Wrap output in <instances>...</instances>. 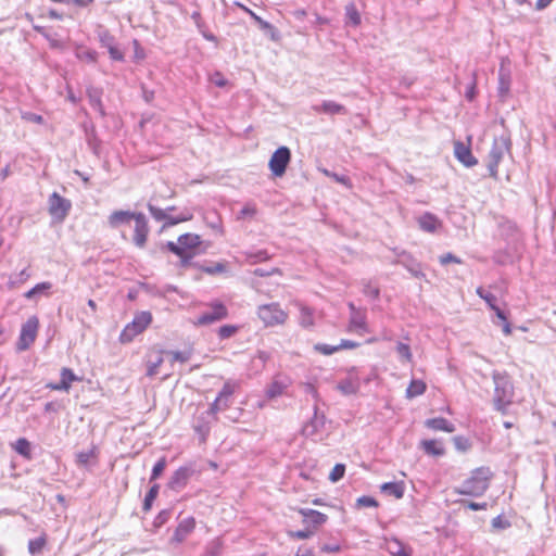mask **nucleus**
<instances>
[{
	"mask_svg": "<svg viewBox=\"0 0 556 556\" xmlns=\"http://www.w3.org/2000/svg\"><path fill=\"white\" fill-rule=\"evenodd\" d=\"M492 476L493 473L489 467L476 468L460 486L454 489V492L473 497L482 496L490 486Z\"/></svg>",
	"mask_w": 556,
	"mask_h": 556,
	"instance_id": "obj_2",
	"label": "nucleus"
},
{
	"mask_svg": "<svg viewBox=\"0 0 556 556\" xmlns=\"http://www.w3.org/2000/svg\"><path fill=\"white\" fill-rule=\"evenodd\" d=\"M379 504L378 502L371 497V496H361L356 500V507L363 508V507H377Z\"/></svg>",
	"mask_w": 556,
	"mask_h": 556,
	"instance_id": "obj_52",
	"label": "nucleus"
},
{
	"mask_svg": "<svg viewBox=\"0 0 556 556\" xmlns=\"http://www.w3.org/2000/svg\"><path fill=\"white\" fill-rule=\"evenodd\" d=\"M162 353H163V351H160L154 359L150 358L148 361V363H147V376L148 377H154L157 374V369L164 361L162 357Z\"/></svg>",
	"mask_w": 556,
	"mask_h": 556,
	"instance_id": "obj_35",
	"label": "nucleus"
},
{
	"mask_svg": "<svg viewBox=\"0 0 556 556\" xmlns=\"http://www.w3.org/2000/svg\"><path fill=\"white\" fill-rule=\"evenodd\" d=\"M345 473V465L337 464L329 473V480L331 482H338L344 477Z\"/></svg>",
	"mask_w": 556,
	"mask_h": 556,
	"instance_id": "obj_44",
	"label": "nucleus"
},
{
	"mask_svg": "<svg viewBox=\"0 0 556 556\" xmlns=\"http://www.w3.org/2000/svg\"><path fill=\"white\" fill-rule=\"evenodd\" d=\"M178 243L182 249V252L195 253L194 250L201 244V238L195 233H184L178 237Z\"/></svg>",
	"mask_w": 556,
	"mask_h": 556,
	"instance_id": "obj_20",
	"label": "nucleus"
},
{
	"mask_svg": "<svg viewBox=\"0 0 556 556\" xmlns=\"http://www.w3.org/2000/svg\"><path fill=\"white\" fill-rule=\"evenodd\" d=\"M257 315L266 327L282 325L288 318V314L278 303H269L258 306Z\"/></svg>",
	"mask_w": 556,
	"mask_h": 556,
	"instance_id": "obj_5",
	"label": "nucleus"
},
{
	"mask_svg": "<svg viewBox=\"0 0 556 556\" xmlns=\"http://www.w3.org/2000/svg\"><path fill=\"white\" fill-rule=\"evenodd\" d=\"M313 110L316 113H324V114H328V115H337V114L344 115L348 113V110L345 109L344 105L337 103L334 101H331V100H324L320 104L314 105Z\"/></svg>",
	"mask_w": 556,
	"mask_h": 556,
	"instance_id": "obj_17",
	"label": "nucleus"
},
{
	"mask_svg": "<svg viewBox=\"0 0 556 556\" xmlns=\"http://www.w3.org/2000/svg\"><path fill=\"white\" fill-rule=\"evenodd\" d=\"M417 222L419 228L429 233H435L442 227L441 220L429 212L418 217Z\"/></svg>",
	"mask_w": 556,
	"mask_h": 556,
	"instance_id": "obj_16",
	"label": "nucleus"
},
{
	"mask_svg": "<svg viewBox=\"0 0 556 556\" xmlns=\"http://www.w3.org/2000/svg\"><path fill=\"white\" fill-rule=\"evenodd\" d=\"M380 491L388 496L399 500L404 496L405 485L403 482H386L381 484Z\"/></svg>",
	"mask_w": 556,
	"mask_h": 556,
	"instance_id": "obj_25",
	"label": "nucleus"
},
{
	"mask_svg": "<svg viewBox=\"0 0 556 556\" xmlns=\"http://www.w3.org/2000/svg\"><path fill=\"white\" fill-rule=\"evenodd\" d=\"M453 443L456 450L460 452H466L470 447V442L468 439L457 435L453 438Z\"/></svg>",
	"mask_w": 556,
	"mask_h": 556,
	"instance_id": "obj_55",
	"label": "nucleus"
},
{
	"mask_svg": "<svg viewBox=\"0 0 556 556\" xmlns=\"http://www.w3.org/2000/svg\"><path fill=\"white\" fill-rule=\"evenodd\" d=\"M300 325L304 328L314 326L313 312L308 307H302L300 313Z\"/></svg>",
	"mask_w": 556,
	"mask_h": 556,
	"instance_id": "obj_39",
	"label": "nucleus"
},
{
	"mask_svg": "<svg viewBox=\"0 0 556 556\" xmlns=\"http://www.w3.org/2000/svg\"><path fill=\"white\" fill-rule=\"evenodd\" d=\"M240 9H242L244 12H247L254 21L255 23L258 25V27L264 31L265 35L269 36V38L273 40V41H277L279 40V33L277 30V28L271 25L270 23L266 22L265 20H263L261 16H258L257 14H255L252 10H250L248 7L241 4V3H236Z\"/></svg>",
	"mask_w": 556,
	"mask_h": 556,
	"instance_id": "obj_12",
	"label": "nucleus"
},
{
	"mask_svg": "<svg viewBox=\"0 0 556 556\" xmlns=\"http://www.w3.org/2000/svg\"><path fill=\"white\" fill-rule=\"evenodd\" d=\"M314 350L323 355H331L339 351L338 345H330L326 343H317L314 345Z\"/></svg>",
	"mask_w": 556,
	"mask_h": 556,
	"instance_id": "obj_48",
	"label": "nucleus"
},
{
	"mask_svg": "<svg viewBox=\"0 0 556 556\" xmlns=\"http://www.w3.org/2000/svg\"><path fill=\"white\" fill-rule=\"evenodd\" d=\"M15 450L21 455H27L29 453V442L22 438L16 441Z\"/></svg>",
	"mask_w": 556,
	"mask_h": 556,
	"instance_id": "obj_56",
	"label": "nucleus"
},
{
	"mask_svg": "<svg viewBox=\"0 0 556 556\" xmlns=\"http://www.w3.org/2000/svg\"><path fill=\"white\" fill-rule=\"evenodd\" d=\"M100 42L108 49L114 45V37L108 31L103 30L99 34Z\"/></svg>",
	"mask_w": 556,
	"mask_h": 556,
	"instance_id": "obj_57",
	"label": "nucleus"
},
{
	"mask_svg": "<svg viewBox=\"0 0 556 556\" xmlns=\"http://www.w3.org/2000/svg\"><path fill=\"white\" fill-rule=\"evenodd\" d=\"M245 260L250 262L251 264H256L258 262L267 261L270 258L269 253L266 250H258V251H249L245 252Z\"/></svg>",
	"mask_w": 556,
	"mask_h": 556,
	"instance_id": "obj_34",
	"label": "nucleus"
},
{
	"mask_svg": "<svg viewBox=\"0 0 556 556\" xmlns=\"http://www.w3.org/2000/svg\"><path fill=\"white\" fill-rule=\"evenodd\" d=\"M109 54H110V58L112 60H115V61H123L124 60V54L121 50H118L115 45L111 46L109 49Z\"/></svg>",
	"mask_w": 556,
	"mask_h": 556,
	"instance_id": "obj_64",
	"label": "nucleus"
},
{
	"mask_svg": "<svg viewBox=\"0 0 556 556\" xmlns=\"http://www.w3.org/2000/svg\"><path fill=\"white\" fill-rule=\"evenodd\" d=\"M228 316L227 307L220 303L215 302L210 305V311L203 312L194 321L195 326H206L213 323L225 319Z\"/></svg>",
	"mask_w": 556,
	"mask_h": 556,
	"instance_id": "obj_10",
	"label": "nucleus"
},
{
	"mask_svg": "<svg viewBox=\"0 0 556 556\" xmlns=\"http://www.w3.org/2000/svg\"><path fill=\"white\" fill-rule=\"evenodd\" d=\"M134 220H135V229H134L132 242L137 248L142 249L147 243V239H148V235H149L148 220L143 213H138Z\"/></svg>",
	"mask_w": 556,
	"mask_h": 556,
	"instance_id": "obj_11",
	"label": "nucleus"
},
{
	"mask_svg": "<svg viewBox=\"0 0 556 556\" xmlns=\"http://www.w3.org/2000/svg\"><path fill=\"white\" fill-rule=\"evenodd\" d=\"M47 544V535L42 533L40 536L36 539H31L28 542V552L30 555L36 556L39 555Z\"/></svg>",
	"mask_w": 556,
	"mask_h": 556,
	"instance_id": "obj_28",
	"label": "nucleus"
},
{
	"mask_svg": "<svg viewBox=\"0 0 556 556\" xmlns=\"http://www.w3.org/2000/svg\"><path fill=\"white\" fill-rule=\"evenodd\" d=\"M427 428L445 432H454L455 426L443 417L430 418L425 421Z\"/></svg>",
	"mask_w": 556,
	"mask_h": 556,
	"instance_id": "obj_22",
	"label": "nucleus"
},
{
	"mask_svg": "<svg viewBox=\"0 0 556 556\" xmlns=\"http://www.w3.org/2000/svg\"><path fill=\"white\" fill-rule=\"evenodd\" d=\"M79 378L73 372L72 369L63 367L61 369V381L65 382L68 388L71 383L78 380Z\"/></svg>",
	"mask_w": 556,
	"mask_h": 556,
	"instance_id": "obj_49",
	"label": "nucleus"
},
{
	"mask_svg": "<svg viewBox=\"0 0 556 556\" xmlns=\"http://www.w3.org/2000/svg\"><path fill=\"white\" fill-rule=\"evenodd\" d=\"M454 154L466 167H472L478 163V160L472 155L470 148L464 142L456 141L454 143Z\"/></svg>",
	"mask_w": 556,
	"mask_h": 556,
	"instance_id": "obj_15",
	"label": "nucleus"
},
{
	"mask_svg": "<svg viewBox=\"0 0 556 556\" xmlns=\"http://www.w3.org/2000/svg\"><path fill=\"white\" fill-rule=\"evenodd\" d=\"M233 392H235V387L230 382H226L223 386L222 390L219 391L218 395L223 396L225 399L226 397L230 399L231 395L233 394Z\"/></svg>",
	"mask_w": 556,
	"mask_h": 556,
	"instance_id": "obj_63",
	"label": "nucleus"
},
{
	"mask_svg": "<svg viewBox=\"0 0 556 556\" xmlns=\"http://www.w3.org/2000/svg\"><path fill=\"white\" fill-rule=\"evenodd\" d=\"M190 219H192V214L189 212L181 213L178 216L167 215V218H165L163 228L170 227V226H174V225H177L179 223L187 222Z\"/></svg>",
	"mask_w": 556,
	"mask_h": 556,
	"instance_id": "obj_37",
	"label": "nucleus"
},
{
	"mask_svg": "<svg viewBox=\"0 0 556 556\" xmlns=\"http://www.w3.org/2000/svg\"><path fill=\"white\" fill-rule=\"evenodd\" d=\"M286 386L279 381H273L266 389L268 399H275L283 393Z\"/></svg>",
	"mask_w": 556,
	"mask_h": 556,
	"instance_id": "obj_40",
	"label": "nucleus"
},
{
	"mask_svg": "<svg viewBox=\"0 0 556 556\" xmlns=\"http://www.w3.org/2000/svg\"><path fill=\"white\" fill-rule=\"evenodd\" d=\"M338 389L343 394L351 395V394H355L358 391L359 386L357 382L353 381L352 379H344L338 383Z\"/></svg>",
	"mask_w": 556,
	"mask_h": 556,
	"instance_id": "obj_33",
	"label": "nucleus"
},
{
	"mask_svg": "<svg viewBox=\"0 0 556 556\" xmlns=\"http://www.w3.org/2000/svg\"><path fill=\"white\" fill-rule=\"evenodd\" d=\"M39 319L37 316H30L21 328L20 337L16 342V350L23 352L29 349L37 338Z\"/></svg>",
	"mask_w": 556,
	"mask_h": 556,
	"instance_id": "obj_6",
	"label": "nucleus"
},
{
	"mask_svg": "<svg viewBox=\"0 0 556 556\" xmlns=\"http://www.w3.org/2000/svg\"><path fill=\"white\" fill-rule=\"evenodd\" d=\"M387 548L392 556H410V552L397 539L389 541Z\"/></svg>",
	"mask_w": 556,
	"mask_h": 556,
	"instance_id": "obj_29",
	"label": "nucleus"
},
{
	"mask_svg": "<svg viewBox=\"0 0 556 556\" xmlns=\"http://www.w3.org/2000/svg\"><path fill=\"white\" fill-rule=\"evenodd\" d=\"M494 409L505 415L514 401L515 390L510 377L506 372L493 371Z\"/></svg>",
	"mask_w": 556,
	"mask_h": 556,
	"instance_id": "obj_1",
	"label": "nucleus"
},
{
	"mask_svg": "<svg viewBox=\"0 0 556 556\" xmlns=\"http://www.w3.org/2000/svg\"><path fill=\"white\" fill-rule=\"evenodd\" d=\"M510 83V70L502 62L498 70V96L501 98H505L509 94Z\"/></svg>",
	"mask_w": 556,
	"mask_h": 556,
	"instance_id": "obj_19",
	"label": "nucleus"
},
{
	"mask_svg": "<svg viewBox=\"0 0 556 556\" xmlns=\"http://www.w3.org/2000/svg\"><path fill=\"white\" fill-rule=\"evenodd\" d=\"M345 15L349 24L353 26H358L361 24V15L353 3L345 7Z\"/></svg>",
	"mask_w": 556,
	"mask_h": 556,
	"instance_id": "obj_36",
	"label": "nucleus"
},
{
	"mask_svg": "<svg viewBox=\"0 0 556 556\" xmlns=\"http://www.w3.org/2000/svg\"><path fill=\"white\" fill-rule=\"evenodd\" d=\"M349 330L355 331L359 334L368 332L366 316L362 312H354L351 314Z\"/></svg>",
	"mask_w": 556,
	"mask_h": 556,
	"instance_id": "obj_21",
	"label": "nucleus"
},
{
	"mask_svg": "<svg viewBox=\"0 0 556 556\" xmlns=\"http://www.w3.org/2000/svg\"><path fill=\"white\" fill-rule=\"evenodd\" d=\"M325 425H326L325 415L319 414L318 408L315 406L314 416L303 427V430H302L303 434L305 437H314L315 434H317L320 430H323L325 428Z\"/></svg>",
	"mask_w": 556,
	"mask_h": 556,
	"instance_id": "obj_14",
	"label": "nucleus"
},
{
	"mask_svg": "<svg viewBox=\"0 0 556 556\" xmlns=\"http://www.w3.org/2000/svg\"><path fill=\"white\" fill-rule=\"evenodd\" d=\"M364 294L371 296L374 299H378L380 291L377 287L372 286L370 282H365L363 288Z\"/></svg>",
	"mask_w": 556,
	"mask_h": 556,
	"instance_id": "obj_58",
	"label": "nucleus"
},
{
	"mask_svg": "<svg viewBox=\"0 0 556 556\" xmlns=\"http://www.w3.org/2000/svg\"><path fill=\"white\" fill-rule=\"evenodd\" d=\"M152 321L150 312L138 313L131 323H129L121 332L119 341L122 343H129L134 338L143 332Z\"/></svg>",
	"mask_w": 556,
	"mask_h": 556,
	"instance_id": "obj_4",
	"label": "nucleus"
},
{
	"mask_svg": "<svg viewBox=\"0 0 556 556\" xmlns=\"http://www.w3.org/2000/svg\"><path fill=\"white\" fill-rule=\"evenodd\" d=\"M256 214V207L254 204H245L238 214V219H244L247 217H253Z\"/></svg>",
	"mask_w": 556,
	"mask_h": 556,
	"instance_id": "obj_54",
	"label": "nucleus"
},
{
	"mask_svg": "<svg viewBox=\"0 0 556 556\" xmlns=\"http://www.w3.org/2000/svg\"><path fill=\"white\" fill-rule=\"evenodd\" d=\"M148 210H149L150 214L152 215V217L157 222H162V220H165V218H167V214H166L165 210H162L151 203L148 204Z\"/></svg>",
	"mask_w": 556,
	"mask_h": 556,
	"instance_id": "obj_50",
	"label": "nucleus"
},
{
	"mask_svg": "<svg viewBox=\"0 0 556 556\" xmlns=\"http://www.w3.org/2000/svg\"><path fill=\"white\" fill-rule=\"evenodd\" d=\"M195 253H187L182 252L181 254H177L179 257V262L177 264L180 268H188L192 265V258L194 257Z\"/></svg>",
	"mask_w": 556,
	"mask_h": 556,
	"instance_id": "obj_51",
	"label": "nucleus"
},
{
	"mask_svg": "<svg viewBox=\"0 0 556 556\" xmlns=\"http://www.w3.org/2000/svg\"><path fill=\"white\" fill-rule=\"evenodd\" d=\"M476 293L486 302V304L490 308H494V304L497 301V299L494 294L485 291L482 287L477 288Z\"/></svg>",
	"mask_w": 556,
	"mask_h": 556,
	"instance_id": "obj_42",
	"label": "nucleus"
},
{
	"mask_svg": "<svg viewBox=\"0 0 556 556\" xmlns=\"http://www.w3.org/2000/svg\"><path fill=\"white\" fill-rule=\"evenodd\" d=\"M159 251L161 252H172L174 254H181L182 253V249L181 247L179 245V243H175L173 241H168L166 243H160L159 247H157Z\"/></svg>",
	"mask_w": 556,
	"mask_h": 556,
	"instance_id": "obj_43",
	"label": "nucleus"
},
{
	"mask_svg": "<svg viewBox=\"0 0 556 556\" xmlns=\"http://www.w3.org/2000/svg\"><path fill=\"white\" fill-rule=\"evenodd\" d=\"M170 518V510L169 509H163L161 510L156 517L153 520V527L155 529L161 528L164 526Z\"/></svg>",
	"mask_w": 556,
	"mask_h": 556,
	"instance_id": "obj_45",
	"label": "nucleus"
},
{
	"mask_svg": "<svg viewBox=\"0 0 556 556\" xmlns=\"http://www.w3.org/2000/svg\"><path fill=\"white\" fill-rule=\"evenodd\" d=\"M395 350L402 361H405V362L412 361V352H410V348L408 344L399 342L396 344Z\"/></svg>",
	"mask_w": 556,
	"mask_h": 556,
	"instance_id": "obj_41",
	"label": "nucleus"
},
{
	"mask_svg": "<svg viewBox=\"0 0 556 556\" xmlns=\"http://www.w3.org/2000/svg\"><path fill=\"white\" fill-rule=\"evenodd\" d=\"M52 288V283L49 281L37 283L34 288L28 290L24 296L28 300L35 299V296L39 294H48L49 290Z\"/></svg>",
	"mask_w": 556,
	"mask_h": 556,
	"instance_id": "obj_30",
	"label": "nucleus"
},
{
	"mask_svg": "<svg viewBox=\"0 0 556 556\" xmlns=\"http://www.w3.org/2000/svg\"><path fill=\"white\" fill-rule=\"evenodd\" d=\"M299 513L304 517L306 521H309L315 526L325 523L328 518L325 514L311 508H301L299 509Z\"/></svg>",
	"mask_w": 556,
	"mask_h": 556,
	"instance_id": "obj_26",
	"label": "nucleus"
},
{
	"mask_svg": "<svg viewBox=\"0 0 556 556\" xmlns=\"http://www.w3.org/2000/svg\"><path fill=\"white\" fill-rule=\"evenodd\" d=\"M195 528V519L193 517H187L182 519L175 529L174 535L170 539L172 543L180 544L182 543L189 534Z\"/></svg>",
	"mask_w": 556,
	"mask_h": 556,
	"instance_id": "obj_13",
	"label": "nucleus"
},
{
	"mask_svg": "<svg viewBox=\"0 0 556 556\" xmlns=\"http://www.w3.org/2000/svg\"><path fill=\"white\" fill-rule=\"evenodd\" d=\"M160 485L157 483H154L149 491L146 494V497L143 500L142 509L143 511H149L152 508L154 500L159 495Z\"/></svg>",
	"mask_w": 556,
	"mask_h": 556,
	"instance_id": "obj_32",
	"label": "nucleus"
},
{
	"mask_svg": "<svg viewBox=\"0 0 556 556\" xmlns=\"http://www.w3.org/2000/svg\"><path fill=\"white\" fill-rule=\"evenodd\" d=\"M93 455V450L79 452L77 454V463L80 465H87Z\"/></svg>",
	"mask_w": 556,
	"mask_h": 556,
	"instance_id": "obj_59",
	"label": "nucleus"
},
{
	"mask_svg": "<svg viewBox=\"0 0 556 556\" xmlns=\"http://www.w3.org/2000/svg\"><path fill=\"white\" fill-rule=\"evenodd\" d=\"M165 467H166V458L161 457L152 468L150 480L151 481L156 480L163 473Z\"/></svg>",
	"mask_w": 556,
	"mask_h": 556,
	"instance_id": "obj_46",
	"label": "nucleus"
},
{
	"mask_svg": "<svg viewBox=\"0 0 556 556\" xmlns=\"http://www.w3.org/2000/svg\"><path fill=\"white\" fill-rule=\"evenodd\" d=\"M396 263L403 265L413 276L417 278L424 276L420 270V264L405 252L401 254V258L397 260Z\"/></svg>",
	"mask_w": 556,
	"mask_h": 556,
	"instance_id": "obj_24",
	"label": "nucleus"
},
{
	"mask_svg": "<svg viewBox=\"0 0 556 556\" xmlns=\"http://www.w3.org/2000/svg\"><path fill=\"white\" fill-rule=\"evenodd\" d=\"M427 389L426 383L422 380L413 379L406 389V397L414 399L425 393Z\"/></svg>",
	"mask_w": 556,
	"mask_h": 556,
	"instance_id": "obj_27",
	"label": "nucleus"
},
{
	"mask_svg": "<svg viewBox=\"0 0 556 556\" xmlns=\"http://www.w3.org/2000/svg\"><path fill=\"white\" fill-rule=\"evenodd\" d=\"M440 263L447 265L450 263L462 264V260L452 253H446L440 256Z\"/></svg>",
	"mask_w": 556,
	"mask_h": 556,
	"instance_id": "obj_61",
	"label": "nucleus"
},
{
	"mask_svg": "<svg viewBox=\"0 0 556 556\" xmlns=\"http://www.w3.org/2000/svg\"><path fill=\"white\" fill-rule=\"evenodd\" d=\"M314 534V532L312 530H296V531H291L290 532V536L291 538H294V539H299V540H306L308 538H311L312 535Z\"/></svg>",
	"mask_w": 556,
	"mask_h": 556,
	"instance_id": "obj_62",
	"label": "nucleus"
},
{
	"mask_svg": "<svg viewBox=\"0 0 556 556\" xmlns=\"http://www.w3.org/2000/svg\"><path fill=\"white\" fill-rule=\"evenodd\" d=\"M223 549V542L219 539L211 541L204 552V556H219Z\"/></svg>",
	"mask_w": 556,
	"mask_h": 556,
	"instance_id": "obj_38",
	"label": "nucleus"
},
{
	"mask_svg": "<svg viewBox=\"0 0 556 556\" xmlns=\"http://www.w3.org/2000/svg\"><path fill=\"white\" fill-rule=\"evenodd\" d=\"M138 213L130 212V211H114L111 213V215L108 218V223L111 228H117L121 225L129 224L131 219L136 218V215Z\"/></svg>",
	"mask_w": 556,
	"mask_h": 556,
	"instance_id": "obj_18",
	"label": "nucleus"
},
{
	"mask_svg": "<svg viewBox=\"0 0 556 556\" xmlns=\"http://www.w3.org/2000/svg\"><path fill=\"white\" fill-rule=\"evenodd\" d=\"M420 446L426 454L431 456H443L445 454V448L439 440H422Z\"/></svg>",
	"mask_w": 556,
	"mask_h": 556,
	"instance_id": "obj_23",
	"label": "nucleus"
},
{
	"mask_svg": "<svg viewBox=\"0 0 556 556\" xmlns=\"http://www.w3.org/2000/svg\"><path fill=\"white\" fill-rule=\"evenodd\" d=\"M291 161V151L288 147H279L271 155L268 166L276 177L285 175L286 169Z\"/></svg>",
	"mask_w": 556,
	"mask_h": 556,
	"instance_id": "obj_7",
	"label": "nucleus"
},
{
	"mask_svg": "<svg viewBox=\"0 0 556 556\" xmlns=\"http://www.w3.org/2000/svg\"><path fill=\"white\" fill-rule=\"evenodd\" d=\"M511 140L510 136L503 134L493 139V144L488 156V170L492 178H497L498 165L503 161L504 155L510 153Z\"/></svg>",
	"mask_w": 556,
	"mask_h": 556,
	"instance_id": "obj_3",
	"label": "nucleus"
},
{
	"mask_svg": "<svg viewBox=\"0 0 556 556\" xmlns=\"http://www.w3.org/2000/svg\"><path fill=\"white\" fill-rule=\"evenodd\" d=\"M89 102L91 106L99 112L101 116L105 115L104 108L101 101V92L97 89L88 91Z\"/></svg>",
	"mask_w": 556,
	"mask_h": 556,
	"instance_id": "obj_31",
	"label": "nucleus"
},
{
	"mask_svg": "<svg viewBox=\"0 0 556 556\" xmlns=\"http://www.w3.org/2000/svg\"><path fill=\"white\" fill-rule=\"evenodd\" d=\"M460 503L471 509V510H485L488 508V503H476V502H469V501H460Z\"/></svg>",
	"mask_w": 556,
	"mask_h": 556,
	"instance_id": "obj_60",
	"label": "nucleus"
},
{
	"mask_svg": "<svg viewBox=\"0 0 556 556\" xmlns=\"http://www.w3.org/2000/svg\"><path fill=\"white\" fill-rule=\"evenodd\" d=\"M195 472L197 468L192 463L179 467L169 478L167 483L168 489L176 492L181 491Z\"/></svg>",
	"mask_w": 556,
	"mask_h": 556,
	"instance_id": "obj_8",
	"label": "nucleus"
},
{
	"mask_svg": "<svg viewBox=\"0 0 556 556\" xmlns=\"http://www.w3.org/2000/svg\"><path fill=\"white\" fill-rule=\"evenodd\" d=\"M172 357V362L187 363L190 358V354L181 351H167L165 352Z\"/></svg>",
	"mask_w": 556,
	"mask_h": 556,
	"instance_id": "obj_53",
	"label": "nucleus"
},
{
	"mask_svg": "<svg viewBox=\"0 0 556 556\" xmlns=\"http://www.w3.org/2000/svg\"><path fill=\"white\" fill-rule=\"evenodd\" d=\"M238 331V327L233 325H224L218 329V337L220 340L231 338Z\"/></svg>",
	"mask_w": 556,
	"mask_h": 556,
	"instance_id": "obj_47",
	"label": "nucleus"
},
{
	"mask_svg": "<svg viewBox=\"0 0 556 556\" xmlns=\"http://www.w3.org/2000/svg\"><path fill=\"white\" fill-rule=\"evenodd\" d=\"M48 204L49 214L59 222H62L66 218L72 207L71 201L61 197L58 192H53L49 197Z\"/></svg>",
	"mask_w": 556,
	"mask_h": 556,
	"instance_id": "obj_9",
	"label": "nucleus"
}]
</instances>
